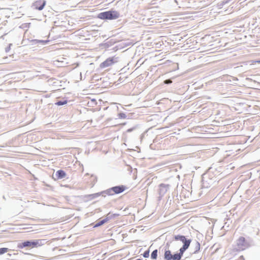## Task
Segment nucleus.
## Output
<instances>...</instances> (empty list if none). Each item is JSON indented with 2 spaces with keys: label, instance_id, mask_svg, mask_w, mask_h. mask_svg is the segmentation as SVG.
<instances>
[{
  "label": "nucleus",
  "instance_id": "f257e3e1",
  "mask_svg": "<svg viewBox=\"0 0 260 260\" xmlns=\"http://www.w3.org/2000/svg\"><path fill=\"white\" fill-rule=\"evenodd\" d=\"M219 172L212 167L210 168L206 173L202 175V188H208L218 181L217 176Z\"/></svg>",
  "mask_w": 260,
  "mask_h": 260
},
{
  "label": "nucleus",
  "instance_id": "f03ea898",
  "mask_svg": "<svg viewBox=\"0 0 260 260\" xmlns=\"http://www.w3.org/2000/svg\"><path fill=\"white\" fill-rule=\"evenodd\" d=\"M46 242L45 239L25 240L18 243L17 248L19 249H23L26 247L28 248H37L44 245Z\"/></svg>",
  "mask_w": 260,
  "mask_h": 260
},
{
  "label": "nucleus",
  "instance_id": "7ed1b4c3",
  "mask_svg": "<svg viewBox=\"0 0 260 260\" xmlns=\"http://www.w3.org/2000/svg\"><path fill=\"white\" fill-rule=\"evenodd\" d=\"M120 14L118 12L112 9L109 11L100 13L98 15V18L102 20H114L118 18Z\"/></svg>",
  "mask_w": 260,
  "mask_h": 260
},
{
  "label": "nucleus",
  "instance_id": "20e7f679",
  "mask_svg": "<svg viewBox=\"0 0 260 260\" xmlns=\"http://www.w3.org/2000/svg\"><path fill=\"white\" fill-rule=\"evenodd\" d=\"M185 251L179 249L178 252L173 254L169 249H165L164 258L165 260H181Z\"/></svg>",
  "mask_w": 260,
  "mask_h": 260
},
{
  "label": "nucleus",
  "instance_id": "39448f33",
  "mask_svg": "<svg viewBox=\"0 0 260 260\" xmlns=\"http://www.w3.org/2000/svg\"><path fill=\"white\" fill-rule=\"evenodd\" d=\"M180 241L183 243L182 246L180 248L185 251L189 247L191 239H187L184 235H177L173 236V241Z\"/></svg>",
  "mask_w": 260,
  "mask_h": 260
},
{
  "label": "nucleus",
  "instance_id": "423d86ee",
  "mask_svg": "<svg viewBox=\"0 0 260 260\" xmlns=\"http://www.w3.org/2000/svg\"><path fill=\"white\" fill-rule=\"evenodd\" d=\"M250 246V244L243 237H240L236 241V245L234 248L236 251H242Z\"/></svg>",
  "mask_w": 260,
  "mask_h": 260
},
{
  "label": "nucleus",
  "instance_id": "0eeeda50",
  "mask_svg": "<svg viewBox=\"0 0 260 260\" xmlns=\"http://www.w3.org/2000/svg\"><path fill=\"white\" fill-rule=\"evenodd\" d=\"M118 60V57H116L115 56L112 57H109L106 59L104 61L102 62L100 64V68L102 69L106 68L108 67H110L114 63H116Z\"/></svg>",
  "mask_w": 260,
  "mask_h": 260
},
{
  "label": "nucleus",
  "instance_id": "6e6552de",
  "mask_svg": "<svg viewBox=\"0 0 260 260\" xmlns=\"http://www.w3.org/2000/svg\"><path fill=\"white\" fill-rule=\"evenodd\" d=\"M158 187V200L160 201L162 197L165 194V193L167 192L168 190L169 189L170 185L161 183L159 185Z\"/></svg>",
  "mask_w": 260,
  "mask_h": 260
},
{
  "label": "nucleus",
  "instance_id": "1a4fd4ad",
  "mask_svg": "<svg viewBox=\"0 0 260 260\" xmlns=\"http://www.w3.org/2000/svg\"><path fill=\"white\" fill-rule=\"evenodd\" d=\"M46 4L45 0H37L32 4L34 9L41 11L42 10Z\"/></svg>",
  "mask_w": 260,
  "mask_h": 260
},
{
  "label": "nucleus",
  "instance_id": "9d476101",
  "mask_svg": "<svg viewBox=\"0 0 260 260\" xmlns=\"http://www.w3.org/2000/svg\"><path fill=\"white\" fill-rule=\"evenodd\" d=\"M67 175L66 173L62 170H59L57 171L55 175H53L52 178L55 180L62 179L66 177Z\"/></svg>",
  "mask_w": 260,
  "mask_h": 260
},
{
  "label": "nucleus",
  "instance_id": "9b49d317",
  "mask_svg": "<svg viewBox=\"0 0 260 260\" xmlns=\"http://www.w3.org/2000/svg\"><path fill=\"white\" fill-rule=\"evenodd\" d=\"M126 189V187L123 185H120L113 187L112 190L115 194H119L123 192Z\"/></svg>",
  "mask_w": 260,
  "mask_h": 260
},
{
  "label": "nucleus",
  "instance_id": "f8f14e48",
  "mask_svg": "<svg viewBox=\"0 0 260 260\" xmlns=\"http://www.w3.org/2000/svg\"><path fill=\"white\" fill-rule=\"evenodd\" d=\"M101 196V192L93 193V194H86L84 196V198L86 201H91L92 200H93L94 199H96L100 196Z\"/></svg>",
  "mask_w": 260,
  "mask_h": 260
},
{
  "label": "nucleus",
  "instance_id": "ddd939ff",
  "mask_svg": "<svg viewBox=\"0 0 260 260\" xmlns=\"http://www.w3.org/2000/svg\"><path fill=\"white\" fill-rule=\"evenodd\" d=\"M116 42L114 39H111L105 43L100 44L102 48H108L113 46Z\"/></svg>",
  "mask_w": 260,
  "mask_h": 260
},
{
  "label": "nucleus",
  "instance_id": "4468645a",
  "mask_svg": "<svg viewBox=\"0 0 260 260\" xmlns=\"http://www.w3.org/2000/svg\"><path fill=\"white\" fill-rule=\"evenodd\" d=\"M112 189H113V187H112L109 189H107L105 190L101 191V196L105 197L106 195L113 196V195L115 194V193H113L114 191L112 190Z\"/></svg>",
  "mask_w": 260,
  "mask_h": 260
},
{
  "label": "nucleus",
  "instance_id": "2eb2a0df",
  "mask_svg": "<svg viewBox=\"0 0 260 260\" xmlns=\"http://www.w3.org/2000/svg\"><path fill=\"white\" fill-rule=\"evenodd\" d=\"M31 42L32 43V44L46 45L49 42V40H42L35 39V40H32Z\"/></svg>",
  "mask_w": 260,
  "mask_h": 260
},
{
  "label": "nucleus",
  "instance_id": "dca6fc26",
  "mask_svg": "<svg viewBox=\"0 0 260 260\" xmlns=\"http://www.w3.org/2000/svg\"><path fill=\"white\" fill-rule=\"evenodd\" d=\"M200 247H201L200 243L198 241H196L195 242V245L193 248V250L192 253L196 254V253H198V252L200 251Z\"/></svg>",
  "mask_w": 260,
  "mask_h": 260
},
{
  "label": "nucleus",
  "instance_id": "f3484780",
  "mask_svg": "<svg viewBox=\"0 0 260 260\" xmlns=\"http://www.w3.org/2000/svg\"><path fill=\"white\" fill-rule=\"evenodd\" d=\"M119 215V214H116V213L111 214V213H109L107 215L106 218L107 219V221H108L110 219H114V218H116Z\"/></svg>",
  "mask_w": 260,
  "mask_h": 260
},
{
  "label": "nucleus",
  "instance_id": "a211bd4d",
  "mask_svg": "<svg viewBox=\"0 0 260 260\" xmlns=\"http://www.w3.org/2000/svg\"><path fill=\"white\" fill-rule=\"evenodd\" d=\"M107 222H108L107 219L105 218L100 221L96 222L95 224L93 225V228H97L100 226L103 225L104 223H106Z\"/></svg>",
  "mask_w": 260,
  "mask_h": 260
},
{
  "label": "nucleus",
  "instance_id": "6ab92c4d",
  "mask_svg": "<svg viewBox=\"0 0 260 260\" xmlns=\"http://www.w3.org/2000/svg\"><path fill=\"white\" fill-rule=\"evenodd\" d=\"M68 103L67 100L63 99L61 100H57L55 103V105L57 106H63L67 104Z\"/></svg>",
  "mask_w": 260,
  "mask_h": 260
},
{
  "label": "nucleus",
  "instance_id": "aec40b11",
  "mask_svg": "<svg viewBox=\"0 0 260 260\" xmlns=\"http://www.w3.org/2000/svg\"><path fill=\"white\" fill-rule=\"evenodd\" d=\"M157 249L154 250L151 254V258L152 259H156L157 258Z\"/></svg>",
  "mask_w": 260,
  "mask_h": 260
},
{
  "label": "nucleus",
  "instance_id": "412c9836",
  "mask_svg": "<svg viewBox=\"0 0 260 260\" xmlns=\"http://www.w3.org/2000/svg\"><path fill=\"white\" fill-rule=\"evenodd\" d=\"M9 250L8 248H0V255H2L6 252H7Z\"/></svg>",
  "mask_w": 260,
  "mask_h": 260
},
{
  "label": "nucleus",
  "instance_id": "4be33fe9",
  "mask_svg": "<svg viewBox=\"0 0 260 260\" xmlns=\"http://www.w3.org/2000/svg\"><path fill=\"white\" fill-rule=\"evenodd\" d=\"M118 117L120 119H125L126 118V115L125 113L121 112L118 114Z\"/></svg>",
  "mask_w": 260,
  "mask_h": 260
},
{
  "label": "nucleus",
  "instance_id": "5701e85b",
  "mask_svg": "<svg viewBox=\"0 0 260 260\" xmlns=\"http://www.w3.org/2000/svg\"><path fill=\"white\" fill-rule=\"evenodd\" d=\"M143 256L145 258H147L149 256V250H146L143 254Z\"/></svg>",
  "mask_w": 260,
  "mask_h": 260
},
{
  "label": "nucleus",
  "instance_id": "b1692460",
  "mask_svg": "<svg viewBox=\"0 0 260 260\" xmlns=\"http://www.w3.org/2000/svg\"><path fill=\"white\" fill-rule=\"evenodd\" d=\"M13 46V44L12 43H10L8 45V47H7L6 48H5V51L6 52H9V51L11 49V47Z\"/></svg>",
  "mask_w": 260,
  "mask_h": 260
},
{
  "label": "nucleus",
  "instance_id": "393cba45",
  "mask_svg": "<svg viewBox=\"0 0 260 260\" xmlns=\"http://www.w3.org/2000/svg\"><path fill=\"white\" fill-rule=\"evenodd\" d=\"M136 128V126L133 127L132 128H128L126 130L127 133H131L133 132L134 130H135Z\"/></svg>",
  "mask_w": 260,
  "mask_h": 260
},
{
  "label": "nucleus",
  "instance_id": "a878e982",
  "mask_svg": "<svg viewBox=\"0 0 260 260\" xmlns=\"http://www.w3.org/2000/svg\"><path fill=\"white\" fill-rule=\"evenodd\" d=\"M165 84H169L172 83V80L171 79H167L164 81Z\"/></svg>",
  "mask_w": 260,
  "mask_h": 260
},
{
  "label": "nucleus",
  "instance_id": "bb28decb",
  "mask_svg": "<svg viewBox=\"0 0 260 260\" xmlns=\"http://www.w3.org/2000/svg\"><path fill=\"white\" fill-rule=\"evenodd\" d=\"M169 246H170V243H169V242H168L166 243V246H165V249H169Z\"/></svg>",
  "mask_w": 260,
  "mask_h": 260
},
{
  "label": "nucleus",
  "instance_id": "cd10ccee",
  "mask_svg": "<svg viewBox=\"0 0 260 260\" xmlns=\"http://www.w3.org/2000/svg\"><path fill=\"white\" fill-rule=\"evenodd\" d=\"M232 0H224L223 1V4H227L228 3H229Z\"/></svg>",
  "mask_w": 260,
  "mask_h": 260
},
{
  "label": "nucleus",
  "instance_id": "c85d7f7f",
  "mask_svg": "<svg viewBox=\"0 0 260 260\" xmlns=\"http://www.w3.org/2000/svg\"><path fill=\"white\" fill-rule=\"evenodd\" d=\"M225 4H223V2L222 1L221 3H219L218 4V6L219 7H223Z\"/></svg>",
  "mask_w": 260,
  "mask_h": 260
},
{
  "label": "nucleus",
  "instance_id": "c756f323",
  "mask_svg": "<svg viewBox=\"0 0 260 260\" xmlns=\"http://www.w3.org/2000/svg\"><path fill=\"white\" fill-rule=\"evenodd\" d=\"M239 259H241V260H245L244 259V257L243 255H241L240 257H239Z\"/></svg>",
  "mask_w": 260,
  "mask_h": 260
},
{
  "label": "nucleus",
  "instance_id": "7c9ffc66",
  "mask_svg": "<svg viewBox=\"0 0 260 260\" xmlns=\"http://www.w3.org/2000/svg\"><path fill=\"white\" fill-rule=\"evenodd\" d=\"M7 33H5L4 35H3V36H1V38L3 39V40L5 38V36L7 35Z\"/></svg>",
  "mask_w": 260,
  "mask_h": 260
},
{
  "label": "nucleus",
  "instance_id": "2f4dec72",
  "mask_svg": "<svg viewBox=\"0 0 260 260\" xmlns=\"http://www.w3.org/2000/svg\"><path fill=\"white\" fill-rule=\"evenodd\" d=\"M246 80H248V81H253L252 79H251V78H246Z\"/></svg>",
  "mask_w": 260,
  "mask_h": 260
},
{
  "label": "nucleus",
  "instance_id": "473e14b6",
  "mask_svg": "<svg viewBox=\"0 0 260 260\" xmlns=\"http://www.w3.org/2000/svg\"><path fill=\"white\" fill-rule=\"evenodd\" d=\"M115 51H117L118 50V47H115L113 48V49Z\"/></svg>",
  "mask_w": 260,
  "mask_h": 260
},
{
  "label": "nucleus",
  "instance_id": "72a5a7b5",
  "mask_svg": "<svg viewBox=\"0 0 260 260\" xmlns=\"http://www.w3.org/2000/svg\"><path fill=\"white\" fill-rule=\"evenodd\" d=\"M132 44V43L129 42V43H127V44H126V45H131Z\"/></svg>",
  "mask_w": 260,
  "mask_h": 260
},
{
  "label": "nucleus",
  "instance_id": "f704fd0d",
  "mask_svg": "<svg viewBox=\"0 0 260 260\" xmlns=\"http://www.w3.org/2000/svg\"><path fill=\"white\" fill-rule=\"evenodd\" d=\"M258 62H260V60Z\"/></svg>",
  "mask_w": 260,
  "mask_h": 260
}]
</instances>
